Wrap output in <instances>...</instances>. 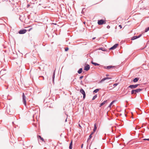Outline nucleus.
<instances>
[{
  "label": "nucleus",
  "instance_id": "1",
  "mask_svg": "<svg viewBox=\"0 0 149 149\" xmlns=\"http://www.w3.org/2000/svg\"><path fill=\"white\" fill-rule=\"evenodd\" d=\"M143 90L142 88H138L136 89H133L132 90L131 92V94H136L137 93H139L140 92L142 91Z\"/></svg>",
  "mask_w": 149,
  "mask_h": 149
},
{
  "label": "nucleus",
  "instance_id": "2",
  "mask_svg": "<svg viewBox=\"0 0 149 149\" xmlns=\"http://www.w3.org/2000/svg\"><path fill=\"white\" fill-rule=\"evenodd\" d=\"M26 97L24 95V93H22V102L23 104L25 106H26Z\"/></svg>",
  "mask_w": 149,
  "mask_h": 149
},
{
  "label": "nucleus",
  "instance_id": "3",
  "mask_svg": "<svg viewBox=\"0 0 149 149\" xmlns=\"http://www.w3.org/2000/svg\"><path fill=\"white\" fill-rule=\"evenodd\" d=\"M139 85V84L131 85L128 87V88H130L132 89L135 88H137Z\"/></svg>",
  "mask_w": 149,
  "mask_h": 149
},
{
  "label": "nucleus",
  "instance_id": "4",
  "mask_svg": "<svg viewBox=\"0 0 149 149\" xmlns=\"http://www.w3.org/2000/svg\"><path fill=\"white\" fill-rule=\"evenodd\" d=\"M80 92L83 95V98L84 99L86 97V94L84 90L82 88L80 89Z\"/></svg>",
  "mask_w": 149,
  "mask_h": 149
},
{
  "label": "nucleus",
  "instance_id": "5",
  "mask_svg": "<svg viewBox=\"0 0 149 149\" xmlns=\"http://www.w3.org/2000/svg\"><path fill=\"white\" fill-rule=\"evenodd\" d=\"M104 22L105 23V22H104V20L103 19H101L100 20H98V24L99 25H102L104 24Z\"/></svg>",
  "mask_w": 149,
  "mask_h": 149
},
{
  "label": "nucleus",
  "instance_id": "6",
  "mask_svg": "<svg viewBox=\"0 0 149 149\" xmlns=\"http://www.w3.org/2000/svg\"><path fill=\"white\" fill-rule=\"evenodd\" d=\"M115 67V66H114L110 65L108 66H104V68L107 69L108 70L110 69H111Z\"/></svg>",
  "mask_w": 149,
  "mask_h": 149
},
{
  "label": "nucleus",
  "instance_id": "7",
  "mask_svg": "<svg viewBox=\"0 0 149 149\" xmlns=\"http://www.w3.org/2000/svg\"><path fill=\"white\" fill-rule=\"evenodd\" d=\"M26 31H27L26 29H24L22 30H20L19 32V33L20 34H23L25 33Z\"/></svg>",
  "mask_w": 149,
  "mask_h": 149
},
{
  "label": "nucleus",
  "instance_id": "8",
  "mask_svg": "<svg viewBox=\"0 0 149 149\" xmlns=\"http://www.w3.org/2000/svg\"><path fill=\"white\" fill-rule=\"evenodd\" d=\"M6 73V69L2 70L0 72V74L2 76L5 74Z\"/></svg>",
  "mask_w": 149,
  "mask_h": 149
},
{
  "label": "nucleus",
  "instance_id": "9",
  "mask_svg": "<svg viewBox=\"0 0 149 149\" xmlns=\"http://www.w3.org/2000/svg\"><path fill=\"white\" fill-rule=\"evenodd\" d=\"M90 68V65L88 64H87L85 66L84 68V70H86V71H88L89 70Z\"/></svg>",
  "mask_w": 149,
  "mask_h": 149
},
{
  "label": "nucleus",
  "instance_id": "10",
  "mask_svg": "<svg viewBox=\"0 0 149 149\" xmlns=\"http://www.w3.org/2000/svg\"><path fill=\"white\" fill-rule=\"evenodd\" d=\"M118 45V44H115L114 45H113L112 47L110 48V49H115Z\"/></svg>",
  "mask_w": 149,
  "mask_h": 149
},
{
  "label": "nucleus",
  "instance_id": "11",
  "mask_svg": "<svg viewBox=\"0 0 149 149\" xmlns=\"http://www.w3.org/2000/svg\"><path fill=\"white\" fill-rule=\"evenodd\" d=\"M111 78H110V77H105L103 79H102L101 81H100V82H102L103 81H104L107 80V79H111Z\"/></svg>",
  "mask_w": 149,
  "mask_h": 149
},
{
  "label": "nucleus",
  "instance_id": "12",
  "mask_svg": "<svg viewBox=\"0 0 149 149\" xmlns=\"http://www.w3.org/2000/svg\"><path fill=\"white\" fill-rule=\"evenodd\" d=\"M97 124L96 123H95L94 124V129H93V131L94 132H95L97 130Z\"/></svg>",
  "mask_w": 149,
  "mask_h": 149
},
{
  "label": "nucleus",
  "instance_id": "13",
  "mask_svg": "<svg viewBox=\"0 0 149 149\" xmlns=\"http://www.w3.org/2000/svg\"><path fill=\"white\" fill-rule=\"evenodd\" d=\"M139 78H136L133 79V81L135 83L137 82L139 80Z\"/></svg>",
  "mask_w": 149,
  "mask_h": 149
},
{
  "label": "nucleus",
  "instance_id": "14",
  "mask_svg": "<svg viewBox=\"0 0 149 149\" xmlns=\"http://www.w3.org/2000/svg\"><path fill=\"white\" fill-rule=\"evenodd\" d=\"M72 141H71L70 143V146L69 147V149H72Z\"/></svg>",
  "mask_w": 149,
  "mask_h": 149
},
{
  "label": "nucleus",
  "instance_id": "15",
  "mask_svg": "<svg viewBox=\"0 0 149 149\" xmlns=\"http://www.w3.org/2000/svg\"><path fill=\"white\" fill-rule=\"evenodd\" d=\"M55 71H54L53 73V75L52 77V79L53 82H54V79L55 78Z\"/></svg>",
  "mask_w": 149,
  "mask_h": 149
},
{
  "label": "nucleus",
  "instance_id": "16",
  "mask_svg": "<svg viewBox=\"0 0 149 149\" xmlns=\"http://www.w3.org/2000/svg\"><path fill=\"white\" fill-rule=\"evenodd\" d=\"M82 71V68H80L77 71V72L79 74H81Z\"/></svg>",
  "mask_w": 149,
  "mask_h": 149
},
{
  "label": "nucleus",
  "instance_id": "17",
  "mask_svg": "<svg viewBox=\"0 0 149 149\" xmlns=\"http://www.w3.org/2000/svg\"><path fill=\"white\" fill-rule=\"evenodd\" d=\"M106 102H107V100L104 101V102H103L102 103H101L100 104V107L101 106H102Z\"/></svg>",
  "mask_w": 149,
  "mask_h": 149
},
{
  "label": "nucleus",
  "instance_id": "18",
  "mask_svg": "<svg viewBox=\"0 0 149 149\" xmlns=\"http://www.w3.org/2000/svg\"><path fill=\"white\" fill-rule=\"evenodd\" d=\"M91 63L94 65H95V66H97V65H100L98 64L97 63H94V62H93V61H92L91 62Z\"/></svg>",
  "mask_w": 149,
  "mask_h": 149
},
{
  "label": "nucleus",
  "instance_id": "19",
  "mask_svg": "<svg viewBox=\"0 0 149 149\" xmlns=\"http://www.w3.org/2000/svg\"><path fill=\"white\" fill-rule=\"evenodd\" d=\"M137 36H135L133 37L131 39L132 40H134L138 38Z\"/></svg>",
  "mask_w": 149,
  "mask_h": 149
},
{
  "label": "nucleus",
  "instance_id": "20",
  "mask_svg": "<svg viewBox=\"0 0 149 149\" xmlns=\"http://www.w3.org/2000/svg\"><path fill=\"white\" fill-rule=\"evenodd\" d=\"M99 89H96L93 91V92L95 93H97L99 91Z\"/></svg>",
  "mask_w": 149,
  "mask_h": 149
},
{
  "label": "nucleus",
  "instance_id": "21",
  "mask_svg": "<svg viewBox=\"0 0 149 149\" xmlns=\"http://www.w3.org/2000/svg\"><path fill=\"white\" fill-rule=\"evenodd\" d=\"M149 30V28L148 27L146 28L145 30V32H146Z\"/></svg>",
  "mask_w": 149,
  "mask_h": 149
},
{
  "label": "nucleus",
  "instance_id": "22",
  "mask_svg": "<svg viewBox=\"0 0 149 149\" xmlns=\"http://www.w3.org/2000/svg\"><path fill=\"white\" fill-rule=\"evenodd\" d=\"M114 102V101H113L112 102L110 103V104H109V107H111V105Z\"/></svg>",
  "mask_w": 149,
  "mask_h": 149
},
{
  "label": "nucleus",
  "instance_id": "23",
  "mask_svg": "<svg viewBox=\"0 0 149 149\" xmlns=\"http://www.w3.org/2000/svg\"><path fill=\"white\" fill-rule=\"evenodd\" d=\"M97 97V95H94V96L93 97V98H92V100H94V99H95Z\"/></svg>",
  "mask_w": 149,
  "mask_h": 149
},
{
  "label": "nucleus",
  "instance_id": "24",
  "mask_svg": "<svg viewBox=\"0 0 149 149\" xmlns=\"http://www.w3.org/2000/svg\"><path fill=\"white\" fill-rule=\"evenodd\" d=\"M92 137V135H91V134H90V135L89 136V137L88 138V140H89Z\"/></svg>",
  "mask_w": 149,
  "mask_h": 149
},
{
  "label": "nucleus",
  "instance_id": "25",
  "mask_svg": "<svg viewBox=\"0 0 149 149\" xmlns=\"http://www.w3.org/2000/svg\"><path fill=\"white\" fill-rule=\"evenodd\" d=\"M118 84L117 83H115L113 84V86L114 87H115V86H117Z\"/></svg>",
  "mask_w": 149,
  "mask_h": 149
},
{
  "label": "nucleus",
  "instance_id": "26",
  "mask_svg": "<svg viewBox=\"0 0 149 149\" xmlns=\"http://www.w3.org/2000/svg\"><path fill=\"white\" fill-rule=\"evenodd\" d=\"M69 48L68 47H66L65 48V51H67L68 50Z\"/></svg>",
  "mask_w": 149,
  "mask_h": 149
},
{
  "label": "nucleus",
  "instance_id": "27",
  "mask_svg": "<svg viewBox=\"0 0 149 149\" xmlns=\"http://www.w3.org/2000/svg\"><path fill=\"white\" fill-rule=\"evenodd\" d=\"M84 77V76H80V77H79V79H81Z\"/></svg>",
  "mask_w": 149,
  "mask_h": 149
},
{
  "label": "nucleus",
  "instance_id": "28",
  "mask_svg": "<svg viewBox=\"0 0 149 149\" xmlns=\"http://www.w3.org/2000/svg\"><path fill=\"white\" fill-rule=\"evenodd\" d=\"M40 139L41 141H44V139L42 138V137H41L40 138Z\"/></svg>",
  "mask_w": 149,
  "mask_h": 149
},
{
  "label": "nucleus",
  "instance_id": "29",
  "mask_svg": "<svg viewBox=\"0 0 149 149\" xmlns=\"http://www.w3.org/2000/svg\"><path fill=\"white\" fill-rule=\"evenodd\" d=\"M143 140H147V141H149V139H144Z\"/></svg>",
  "mask_w": 149,
  "mask_h": 149
},
{
  "label": "nucleus",
  "instance_id": "30",
  "mask_svg": "<svg viewBox=\"0 0 149 149\" xmlns=\"http://www.w3.org/2000/svg\"><path fill=\"white\" fill-rule=\"evenodd\" d=\"M110 26H109V25H108L107 26V28L108 29H109L110 28Z\"/></svg>",
  "mask_w": 149,
  "mask_h": 149
},
{
  "label": "nucleus",
  "instance_id": "31",
  "mask_svg": "<svg viewBox=\"0 0 149 149\" xmlns=\"http://www.w3.org/2000/svg\"><path fill=\"white\" fill-rule=\"evenodd\" d=\"M141 35L140 34L139 35V36H137L138 38H140V37H141Z\"/></svg>",
  "mask_w": 149,
  "mask_h": 149
},
{
  "label": "nucleus",
  "instance_id": "32",
  "mask_svg": "<svg viewBox=\"0 0 149 149\" xmlns=\"http://www.w3.org/2000/svg\"><path fill=\"white\" fill-rule=\"evenodd\" d=\"M30 6V5H29V4H27V8H29Z\"/></svg>",
  "mask_w": 149,
  "mask_h": 149
},
{
  "label": "nucleus",
  "instance_id": "33",
  "mask_svg": "<svg viewBox=\"0 0 149 149\" xmlns=\"http://www.w3.org/2000/svg\"><path fill=\"white\" fill-rule=\"evenodd\" d=\"M119 27H120V29H121L122 28V26L120 25H119Z\"/></svg>",
  "mask_w": 149,
  "mask_h": 149
},
{
  "label": "nucleus",
  "instance_id": "34",
  "mask_svg": "<svg viewBox=\"0 0 149 149\" xmlns=\"http://www.w3.org/2000/svg\"><path fill=\"white\" fill-rule=\"evenodd\" d=\"M94 131H93V132H91V134H91V135H92L94 133Z\"/></svg>",
  "mask_w": 149,
  "mask_h": 149
},
{
  "label": "nucleus",
  "instance_id": "35",
  "mask_svg": "<svg viewBox=\"0 0 149 149\" xmlns=\"http://www.w3.org/2000/svg\"><path fill=\"white\" fill-rule=\"evenodd\" d=\"M83 144H82L81 145V148H82L83 147Z\"/></svg>",
  "mask_w": 149,
  "mask_h": 149
},
{
  "label": "nucleus",
  "instance_id": "36",
  "mask_svg": "<svg viewBox=\"0 0 149 149\" xmlns=\"http://www.w3.org/2000/svg\"><path fill=\"white\" fill-rule=\"evenodd\" d=\"M38 137L40 138L41 137V136L40 135H38Z\"/></svg>",
  "mask_w": 149,
  "mask_h": 149
},
{
  "label": "nucleus",
  "instance_id": "37",
  "mask_svg": "<svg viewBox=\"0 0 149 149\" xmlns=\"http://www.w3.org/2000/svg\"><path fill=\"white\" fill-rule=\"evenodd\" d=\"M95 38V37H94L93 38V40H94Z\"/></svg>",
  "mask_w": 149,
  "mask_h": 149
},
{
  "label": "nucleus",
  "instance_id": "38",
  "mask_svg": "<svg viewBox=\"0 0 149 149\" xmlns=\"http://www.w3.org/2000/svg\"><path fill=\"white\" fill-rule=\"evenodd\" d=\"M32 28H30L29 30V31H30L32 29Z\"/></svg>",
  "mask_w": 149,
  "mask_h": 149
},
{
  "label": "nucleus",
  "instance_id": "39",
  "mask_svg": "<svg viewBox=\"0 0 149 149\" xmlns=\"http://www.w3.org/2000/svg\"><path fill=\"white\" fill-rule=\"evenodd\" d=\"M109 75V74H106V76H108Z\"/></svg>",
  "mask_w": 149,
  "mask_h": 149
},
{
  "label": "nucleus",
  "instance_id": "40",
  "mask_svg": "<svg viewBox=\"0 0 149 149\" xmlns=\"http://www.w3.org/2000/svg\"><path fill=\"white\" fill-rule=\"evenodd\" d=\"M109 88H110V87H109V86H108L107 88L108 89Z\"/></svg>",
  "mask_w": 149,
  "mask_h": 149
},
{
  "label": "nucleus",
  "instance_id": "41",
  "mask_svg": "<svg viewBox=\"0 0 149 149\" xmlns=\"http://www.w3.org/2000/svg\"><path fill=\"white\" fill-rule=\"evenodd\" d=\"M67 119L66 118V119H65V122H66V121H67Z\"/></svg>",
  "mask_w": 149,
  "mask_h": 149
},
{
  "label": "nucleus",
  "instance_id": "42",
  "mask_svg": "<svg viewBox=\"0 0 149 149\" xmlns=\"http://www.w3.org/2000/svg\"><path fill=\"white\" fill-rule=\"evenodd\" d=\"M75 79H76V78H74V79H73V81H74Z\"/></svg>",
  "mask_w": 149,
  "mask_h": 149
},
{
  "label": "nucleus",
  "instance_id": "43",
  "mask_svg": "<svg viewBox=\"0 0 149 149\" xmlns=\"http://www.w3.org/2000/svg\"><path fill=\"white\" fill-rule=\"evenodd\" d=\"M149 28V26L148 27Z\"/></svg>",
  "mask_w": 149,
  "mask_h": 149
}]
</instances>
